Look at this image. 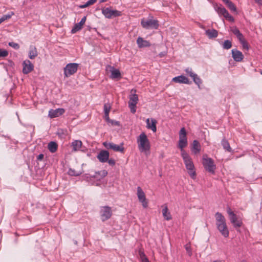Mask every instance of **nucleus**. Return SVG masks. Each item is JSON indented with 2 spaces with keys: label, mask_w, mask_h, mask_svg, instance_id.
I'll list each match as a JSON object with an SVG mask.
<instances>
[{
  "label": "nucleus",
  "mask_w": 262,
  "mask_h": 262,
  "mask_svg": "<svg viewBox=\"0 0 262 262\" xmlns=\"http://www.w3.org/2000/svg\"><path fill=\"white\" fill-rule=\"evenodd\" d=\"M102 13L107 18H112L119 16L121 15V12L116 10H111L110 8H103L102 9Z\"/></svg>",
  "instance_id": "10"
},
{
  "label": "nucleus",
  "mask_w": 262,
  "mask_h": 262,
  "mask_svg": "<svg viewBox=\"0 0 262 262\" xmlns=\"http://www.w3.org/2000/svg\"><path fill=\"white\" fill-rule=\"evenodd\" d=\"M107 174V171L105 170H101V171H100L98 172H96L95 175H94L91 177H93L94 178L101 179L105 177V176H106Z\"/></svg>",
  "instance_id": "34"
},
{
  "label": "nucleus",
  "mask_w": 262,
  "mask_h": 262,
  "mask_svg": "<svg viewBox=\"0 0 262 262\" xmlns=\"http://www.w3.org/2000/svg\"><path fill=\"white\" fill-rule=\"evenodd\" d=\"M185 249L187 252V253L188 254L189 256H191L192 255V252H191V247H190V246L189 244H186L185 246Z\"/></svg>",
  "instance_id": "45"
},
{
  "label": "nucleus",
  "mask_w": 262,
  "mask_h": 262,
  "mask_svg": "<svg viewBox=\"0 0 262 262\" xmlns=\"http://www.w3.org/2000/svg\"><path fill=\"white\" fill-rule=\"evenodd\" d=\"M141 25L143 28L146 29H157L159 27V22L157 20L151 19L148 20L143 19L141 21Z\"/></svg>",
  "instance_id": "9"
},
{
  "label": "nucleus",
  "mask_w": 262,
  "mask_h": 262,
  "mask_svg": "<svg viewBox=\"0 0 262 262\" xmlns=\"http://www.w3.org/2000/svg\"><path fill=\"white\" fill-rule=\"evenodd\" d=\"M43 158H44V155L42 154H40L37 157L36 160L37 161H41L43 159Z\"/></svg>",
  "instance_id": "49"
},
{
  "label": "nucleus",
  "mask_w": 262,
  "mask_h": 262,
  "mask_svg": "<svg viewBox=\"0 0 262 262\" xmlns=\"http://www.w3.org/2000/svg\"><path fill=\"white\" fill-rule=\"evenodd\" d=\"M181 156L183 158L185 166L193 162L192 159L186 152H183V154H181Z\"/></svg>",
  "instance_id": "27"
},
{
  "label": "nucleus",
  "mask_w": 262,
  "mask_h": 262,
  "mask_svg": "<svg viewBox=\"0 0 262 262\" xmlns=\"http://www.w3.org/2000/svg\"><path fill=\"white\" fill-rule=\"evenodd\" d=\"M107 0H100V3H104L107 1Z\"/></svg>",
  "instance_id": "53"
},
{
  "label": "nucleus",
  "mask_w": 262,
  "mask_h": 262,
  "mask_svg": "<svg viewBox=\"0 0 262 262\" xmlns=\"http://www.w3.org/2000/svg\"><path fill=\"white\" fill-rule=\"evenodd\" d=\"M260 74L262 75V71H260Z\"/></svg>",
  "instance_id": "58"
},
{
  "label": "nucleus",
  "mask_w": 262,
  "mask_h": 262,
  "mask_svg": "<svg viewBox=\"0 0 262 262\" xmlns=\"http://www.w3.org/2000/svg\"><path fill=\"white\" fill-rule=\"evenodd\" d=\"M227 212L229 216L231 223L235 228L240 227L242 225V222L238 220L236 215L232 211L229 207L227 208Z\"/></svg>",
  "instance_id": "8"
},
{
  "label": "nucleus",
  "mask_w": 262,
  "mask_h": 262,
  "mask_svg": "<svg viewBox=\"0 0 262 262\" xmlns=\"http://www.w3.org/2000/svg\"><path fill=\"white\" fill-rule=\"evenodd\" d=\"M162 214L164 219L167 221L171 219L170 213L168 211V209L166 205H165L163 209H162Z\"/></svg>",
  "instance_id": "32"
},
{
  "label": "nucleus",
  "mask_w": 262,
  "mask_h": 262,
  "mask_svg": "<svg viewBox=\"0 0 262 262\" xmlns=\"http://www.w3.org/2000/svg\"><path fill=\"white\" fill-rule=\"evenodd\" d=\"M241 43L242 45L243 48L245 49L248 50V45L246 41L245 40L244 38H242L241 40H239Z\"/></svg>",
  "instance_id": "41"
},
{
  "label": "nucleus",
  "mask_w": 262,
  "mask_h": 262,
  "mask_svg": "<svg viewBox=\"0 0 262 262\" xmlns=\"http://www.w3.org/2000/svg\"><path fill=\"white\" fill-rule=\"evenodd\" d=\"M179 138H187L186 132L184 127L182 128L179 132Z\"/></svg>",
  "instance_id": "40"
},
{
  "label": "nucleus",
  "mask_w": 262,
  "mask_h": 262,
  "mask_svg": "<svg viewBox=\"0 0 262 262\" xmlns=\"http://www.w3.org/2000/svg\"><path fill=\"white\" fill-rule=\"evenodd\" d=\"M58 148V144L54 141H51L48 144V149L52 153L55 152Z\"/></svg>",
  "instance_id": "28"
},
{
  "label": "nucleus",
  "mask_w": 262,
  "mask_h": 262,
  "mask_svg": "<svg viewBox=\"0 0 262 262\" xmlns=\"http://www.w3.org/2000/svg\"><path fill=\"white\" fill-rule=\"evenodd\" d=\"M65 112V110L63 108H59L56 110H50L49 111V116L51 118L57 117L62 115Z\"/></svg>",
  "instance_id": "16"
},
{
  "label": "nucleus",
  "mask_w": 262,
  "mask_h": 262,
  "mask_svg": "<svg viewBox=\"0 0 262 262\" xmlns=\"http://www.w3.org/2000/svg\"><path fill=\"white\" fill-rule=\"evenodd\" d=\"M86 16H84L82 19L81 20H80V21L79 22V23L82 25L83 26L85 23V21H86Z\"/></svg>",
  "instance_id": "50"
},
{
  "label": "nucleus",
  "mask_w": 262,
  "mask_h": 262,
  "mask_svg": "<svg viewBox=\"0 0 262 262\" xmlns=\"http://www.w3.org/2000/svg\"><path fill=\"white\" fill-rule=\"evenodd\" d=\"M68 174L71 176H78L81 174V172L77 171L74 169L70 168L68 171Z\"/></svg>",
  "instance_id": "38"
},
{
  "label": "nucleus",
  "mask_w": 262,
  "mask_h": 262,
  "mask_svg": "<svg viewBox=\"0 0 262 262\" xmlns=\"http://www.w3.org/2000/svg\"><path fill=\"white\" fill-rule=\"evenodd\" d=\"M9 46L12 47L13 48L15 49H18L19 48V45L15 42H9Z\"/></svg>",
  "instance_id": "44"
},
{
  "label": "nucleus",
  "mask_w": 262,
  "mask_h": 262,
  "mask_svg": "<svg viewBox=\"0 0 262 262\" xmlns=\"http://www.w3.org/2000/svg\"><path fill=\"white\" fill-rule=\"evenodd\" d=\"M137 43L140 48L148 47L150 46L149 42L146 40H144L142 37H139L137 40Z\"/></svg>",
  "instance_id": "21"
},
{
  "label": "nucleus",
  "mask_w": 262,
  "mask_h": 262,
  "mask_svg": "<svg viewBox=\"0 0 262 262\" xmlns=\"http://www.w3.org/2000/svg\"><path fill=\"white\" fill-rule=\"evenodd\" d=\"M108 122H110V123H111V124L112 125H119V122L118 121H115V120H111L110 119V121H107Z\"/></svg>",
  "instance_id": "48"
},
{
  "label": "nucleus",
  "mask_w": 262,
  "mask_h": 262,
  "mask_svg": "<svg viewBox=\"0 0 262 262\" xmlns=\"http://www.w3.org/2000/svg\"><path fill=\"white\" fill-rule=\"evenodd\" d=\"M136 93V90L135 89H132L129 96L128 106L133 114H135L136 112V104L139 100L138 95Z\"/></svg>",
  "instance_id": "3"
},
{
  "label": "nucleus",
  "mask_w": 262,
  "mask_h": 262,
  "mask_svg": "<svg viewBox=\"0 0 262 262\" xmlns=\"http://www.w3.org/2000/svg\"><path fill=\"white\" fill-rule=\"evenodd\" d=\"M78 64L76 63H70L66 65L64 68V75L66 77H70L75 73L78 69Z\"/></svg>",
  "instance_id": "7"
},
{
  "label": "nucleus",
  "mask_w": 262,
  "mask_h": 262,
  "mask_svg": "<svg viewBox=\"0 0 262 262\" xmlns=\"http://www.w3.org/2000/svg\"><path fill=\"white\" fill-rule=\"evenodd\" d=\"M202 163L206 171L212 174L214 173L216 165L211 158H208L206 156H203Z\"/></svg>",
  "instance_id": "4"
},
{
  "label": "nucleus",
  "mask_w": 262,
  "mask_h": 262,
  "mask_svg": "<svg viewBox=\"0 0 262 262\" xmlns=\"http://www.w3.org/2000/svg\"><path fill=\"white\" fill-rule=\"evenodd\" d=\"M227 7L232 12L237 13V9L235 5L230 0H222Z\"/></svg>",
  "instance_id": "25"
},
{
  "label": "nucleus",
  "mask_w": 262,
  "mask_h": 262,
  "mask_svg": "<svg viewBox=\"0 0 262 262\" xmlns=\"http://www.w3.org/2000/svg\"><path fill=\"white\" fill-rule=\"evenodd\" d=\"M231 53L233 58L237 62L241 61L244 58V55L242 52L237 50V49H232Z\"/></svg>",
  "instance_id": "17"
},
{
  "label": "nucleus",
  "mask_w": 262,
  "mask_h": 262,
  "mask_svg": "<svg viewBox=\"0 0 262 262\" xmlns=\"http://www.w3.org/2000/svg\"><path fill=\"white\" fill-rule=\"evenodd\" d=\"M146 127L148 129H150L152 131L155 133L157 131V121L153 118H151L150 120L148 118L146 120Z\"/></svg>",
  "instance_id": "18"
},
{
  "label": "nucleus",
  "mask_w": 262,
  "mask_h": 262,
  "mask_svg": "<svg viewBox=\"0 0 262 262\" xmlns=\"http://www.w3.org/2000/svg\"><path fill=\"white\" fill-rule=\"evenodd\" d=\"M111 108V106L110 103H105L104 105V118L106 121H110V119L109 118V113Z\"/></svg>",
  "instance_id": "24"
},
{
  "label": "nucleus",
  "mask_w": 262,
  "mask_h": 262,
  "mask_svg": "<svg viewBox=\"0 0 262 262\" xmlns=\"http://www.w3.org/2000/svg\"><path fill=\"white\" fill-rule=\"evenodd\" d=\"M23 72L25 74L29 73L33 70L34 66L31 61L29 60H25L23 63Z\"/></svg>",
  "instance_id": "14"
},
{
  "label": "nucleus",
  "mask_w": 262,
  "mask_h": 262,
  "mask_svg": "<svg viewBox=\"0 0 262 262\" xmlns=\"http://www.w3.org/2000/svg\"><path fill=\"white\" fill-rule=\"evenodd\" d=\"M201 150V145L197 140H194L192 145V151L196 154Z\"/></svg>",
  "instance_id": "30"
},
{
  "label": "nucleus",
  "mask_w": 262,
  "mask_h": 262,
  "mask_svg": "<svg viewBox=\"0 0 262 262\" xmlns=\"http://www.w3.org/2000/svg\"><path fill=\"white\" fill-rule=\"evenodd\" d=\"M103 146L107 149H112L115 151H119L123 152L124 147L123 144L121 145H117L113 143L104 142L103 143Z\"/></svg>",
  "instance_id": "11"
},
{
  "label": "nucleus",
  "mask_w": 262,
  "mask_h": 262,
  "mask_svg": "<svg viewBox=\"0 0 262 262\" xmlns=\"http://www.w3.org/2000/svg\"><path fill=\"white\" fill-rule=\"evenodd\" d=\"M216 225L221 233L225 237L229 236V231L226 223V219L221 213L216 212L215 214Z\"/></svg>",
  "instance_id": "1"
},
{
  "label": "nucleus",
  "mask_w": 262,
  "mask_h": 262,
  "mask_svg": "<svg viewBox=\"0 0 262 262\" xmlns=\"http://www.w3.org/2000/svg\"><path fill=\"white\" fill-rule=\"evenodd\" d=\"M142 255H143V256H144V258L146 257H145V255H144V254L143 253H142V254H140V256H142ZM144 259V258H143V260Z\"/></svg>",
  "instance_id": "54"
},
{
  "label": "nucleus",
  "mask_w": 262,
  "mask_h": 262,
  "mask_svg": "<svg viewBox=\"0 0 262 262\" xmlns=\"http://www.w3.org/2000/svg\"><path fill=\"white\" fill-rule=\"evenodd\" d=\"M109 156L110 154L108 151L102 150L98 154L97 158L100 162L104 163L107 161Z\"/></svg>",
  "instance_id": "15"
},
{
  "label": "nucleus",
  "mask_w": 262,
  "mask_h": 262,
  "mask_svg": "<svg viewBox=\"0 0 262 262\" xmlns=\"http://www.w3.org/2000/svg\"><path fill=\"white\" fill-rule=\"evenodd\" d=\"M256 2L259 3L260 0H254Z\"/></svg>",
  "instance_id": "55"
},
{
  "label": "nucleus",
  "mask_w": 262,
  "mask_h": 262,
  "mask_svg": "<svg viewBox=\"0 0 262 262\" xmlns=\"http://www.w3.org/2000/svg\"><path fill=\"white\" fill-rule=\"evenodd\" d=\"M186 73L191 77V75H194L195 73H193L191 68H187L185 69Z\"/></svg>",
  "instance_id": "46"
},
{
  "label": "nucleus",
  "mask_w": 262,
  "mask_h": 262,
  "mask_svg": "<svg viewBox=\"0 0 262 262\" xmlns=\"http://www.w3.org/2000/svg\"><path fill=\"white\" fill-rule=\"evenodd\" d=\"M97 0H89L85 4L79 6L80 8H84L94 4Z\"/></svg>",
  "instance_id": "39"
},
{
  "label": "nucleus",
  "mask_w": 262,
  "mask_h": 262,
  "mask_svg": "<svg viewBox=\"0 0 262 262\" xmlns=\"http://www.w3.org/2000/svg\"><path fill=\"white\" fill-rule=\"evenodd\" d=\"M232 47V42L229 40H225L223 43V48L224 49L228 50Z\"/></svg>",
  "instance_id": "37"
},
{
  "label": "nucleus",
  "mask_w": 262,
  "mask_h": 262,
  "mask_svg": "<svg viewBox=\"0 0 262 262\" xmlns=\"http://www.w3.org/2000/svg\"><path fill=\"white\" fill-rule=\"evenodd\" d=\"M221 144L225 150L228 152H231L232 151L228 141L225 138L222 139Z\"/></svg>",
  "instance_id": "31"
},
{
  "label": "nucleus",
  "mask_w": 262,
  "mask_h": 262,
  "mask_svg": "<svg viewBox=\"0 0 262 262\" xmlns=\"http://www.w3.org/2000/svg\"><path fill=\"white\" fill-rule=\"evenodd\" d=\"M106 71L107 72L111 73L110 77L112 79H119L121 78V73L119 70L115 69L113 66H107Z\"/></svg>",
  "instance_id": "13"
},
{
  "label": "nucleus",
  "mask_w": 262,
  "mask_h": 262,
  "mask_svg": "<svg viewBox=\"0 0 262 262\" xmlns=\"http://www.w3.org/2000/svg\"><path fill=\"white\" fill-rule=\"evenodd\" d=\"M13 14V13H12V14H8V15H3L1 18H0V24H1L2 22L4 21L5 20H7V19H9L11 18L12 15Z\"/></svg>",
  "instance_id": "42"
},
{
  "label": "nucleus",
  "mask_w": 262,
  "mask_h": 262,
  "mask_svg": "<svg viewBox=\"0 0 262 262\" xmlns=\"http://www.w3.org/2000/svg\"><path fill=\"white\" fill-rule=\"evenodd\" d=\"M137 196L140 202L142 204L144 208H147L148 202L146 200L145 193L141 188L139 186L137 187Z\"/></svg>",
  "instance_id": "12"
},
{
  "label": "nucleus",
  "mask_w": 262,
  "mask_h": 262,
  "mask_svg": "<svg viewBox=\"0 0 262 262\" xmlns=\"http://www.w3.org/2000/svg\"><path fill=\"white\" fill-rule=\"evenodd\" d=\"M191 78L193 79L194 82L200 89V84H202V82L201 78L195 73L194 75H191Z\"/></svg>",
  "instance_id": "35"
},
{
  "label": "nucleus",
  "mask_w": 262,
  "mask_h": 262,
  "mask_svg": "<svg viewBox=\"0 0 262 262\" xmlns=\"http://www.w3.org/2000/svg\"><path fill=\"white\" fill-rule=\"evenodd\" d=\"M213 262H222V261L220 260H215V261H213Z\"/></svg>",
  "instance_id": "56"
},
{
  "label": "nucleus",
  "mask_w": 262,
  "mask_h": 262,
  "mask_svg": "<svg viewBox=\"0 0 262 262\" xmlns=\"http://www.w3.org/2000/svg\"><path fill=\"white\" fill-rule=\"evenodd\" d=\"M110 165L114 166L115 164V161L113 159H108V160L107 161Z\"/></svg>",
  "instance_id": "47"
},
{
  "label": "nucleus",
  "mask_w": 262,
  "mask_h": 262,
  "mask_svg": "<svg viewBox=\"0 0 262 262\" xmlns=\"http://www.w3.org/2000/svg\"><path fill=\"white\" fill-rule=\"evenodd\" d=\"M38 55L37 49L35 47L31 46L29 48V57L31 59H34Z\"/></svg>",
  "instance_id": "23"
},
{
  "label": "nucleus",
  "mask_w": 262,
  "mask_h": 262,
  "mask_svg": "<svg viewBox=\"0 0 262 262\" xmlns=\"http://www.w3.org/2000/svg\"><path fill=\"white\" fill-rule=\"evenodd\" d=\"M9 65H10L11 66H12L14 65V63L12 60H9Z\"/></svg>",
  "instance_id": "51"
},
{
  "label": "nucleus",
  "mask_w": 262,
  "mask_h": 262,
  "mask_svg": "<svg viewBox=\"0 0 262 262\" xmlns=\"http://www.w3.org/2000/svg\"><path fill=\"white\" fill-rule=\"evenodd\" d=\"M143 262H149L147 257H145L144 259L143 260Z\"/></svg>",
  "instance_id": "52"
},
{
  "label": "nucleus",
  "mask_w": 262,
  "mask_h": 262,
  "mask_svg": "<svg viewBox=\"0 0 262 262\" xmlns=\"http://www.w3.org/2000/svg\"><path fill=\"white\" fill-rule=\"evenodd\" d=\"M214 8L219 15H223L226 19L231 22L234 21L233 17L229 14L228 11L222 5L215 4L214 6Z\"/></svg>",
  "instance_id": "5"
},
{
  "label": "nucleus",
  "mask_w": 262,
  "mask_h": 262,
  "mask_svg": "<svg viewBox=\"0 0 262 262\" xmlns=\"http://www.w3.org/2000/svg\"><path fill=\"white\" fill-rule=\"evenodd\" d=\"M241 262H247V261H246L245 260H243Z\"/></svg>",
  "instance_id": "57"
},
{
  "label": "nucleus",
  "mask_w": 262,
  "mask_h": 262,
  "mask_svg": "<svg viewBox=\"0 0 262 262\" xmlns=\"http://www.w3.org/2000/svg\"><path fill=\"white\" fill-rule=\"evenodd\" d=\"M82 146V142L80 140H75L71 144L72 151H76L79 150Z\"/></svg>",
  "instance_id": "29"
},
{
  "label": "nucleus",
  "mask_w": 262,
  "mask_h": 262,
  "mask_svg": "<svg viewBox=\"0 0 262 262\" xmlns=\"http://www.w3.org/2000/svg\"><path fill=\"white\" fill-rule=\"evenodd\" d=\"M205 34L209 38H215L218 35V32L215 29H208L205 31Z\"/></svg>",
  "instance_id": "26"
},
{
  "label": "nucleus",
  "mask_w": 262,
  "mask_h": 262,
  "mask_svg": "<svg viewBox=\"0 0 262 262\" xmlns=\"http://www.w3.org/2000/svg\"><path fill=\"white\" fill-rule=\"evenodd\" d=\"M188 173L192 179L196 178V172L194 169V166L193 163H191L186 166Z\"/></svg>",
  "instance_id": "20"
},
{
  "label": "nucleus",
  "mask_w": 262,
  "mask_h": 262,
  "mask_svg": "<svg viewBox=\"0 0 262 262\" xmlns=\"http://www.w3.org/2000/svg\"><path fill=\"white\" fill-rule=\"evenodd\" d=\"M111 207L108 206H102L100 210V215L102 222H105L110 219L112 215Z\"/></svg>",
  "instance_id": "6"
},
{
  "label": "nucleus",
  "mask_w": 262,
  "mask_h": 262,
  "mask_svg": "<svg viewBox=\"0 0 262 262\" xmlns=\"http://www.w3.org/2000/svg\"><path fill=\"white\" fill-rule=\"evenodd\" d=\"M8 55V52L5 50L0 49V57H5Z\"/></svg>",
  "instance_id": "43"
},
{
  "label": "nucleus",
  "mask_w": 262,
  "mask_h": 262,
  "mask_svg": "<svg viewBox=\"0 0 262 262\" xmlns=\"http://www.w3.org/2000/svg\"><path fill=\"white\" fill-rule=\"evenodd\" d=\"M172 81L176 83L189 84V79L185 76L181 75L172 78Z\"/></svg>",
  "instance_id": "19"
},
{
  "label": "nucleus",
  "mask_w": 262,
  "mask_h": 262,
  "mask_svg": "<svg viewBox=\"0 0 262 262\" xmlns=\"http://www.w3.org/2000/svg\"><path fill=\"white\" fill-rule=\"evenodd\" d=\"M231 31L236 36L237 39L239 40H241L242 38L244 37L243 34L240 32L239 29L236 27H233L231 28Z\"/></svg>",
  "instance_id": "33"
},
{
  "label": "nucleus",
  "mask_w": 262,
  "mask_h": 262,
  "mask_svg": "<svg viewBox=\"0 0 262 262\" xmlns=\"http://www.w3.org/2000/svg\"><path fill=\"white\" fill-rule=\"evenodd\" d=\"M187 145V138H179L178 147L180 148L181 151V154L183 152H186L183 148L185 147Z\"/></svg>",
  "instance_id": "22"
},
{
  "label": "nucleus",
  "mask_w": 262,
  "mask_h": 262,
  "mask_svg": "<svg viewBox=\"0 0 262 262\" xmlns=\"http://www.w3.org/2000/svg\"><path fill=\"white\" fill-rule=\"evenodd\" d=\"M137 142L139 150L146 155L149 152L150 149V142L145 133H142L137 138Z\"/></svg>",
  "instance_id": "2"
},
{
  "label": "nucleus",
  "mask_w": 262,
  "mask_h": 262,
  "mask_svg": "<svg viewBox=\"0 0 262 262\" xmlns=\"http://www.w3.org/2000/svg\"><path fill=\"white\" fill-rule=\"evenodd\" d=\"M82 28V26L79 23L75 24L71 30V33L72 34H75L77 32L81 30Z\"/></svg>",
  "instance_id": "36"
}]
</instances>
